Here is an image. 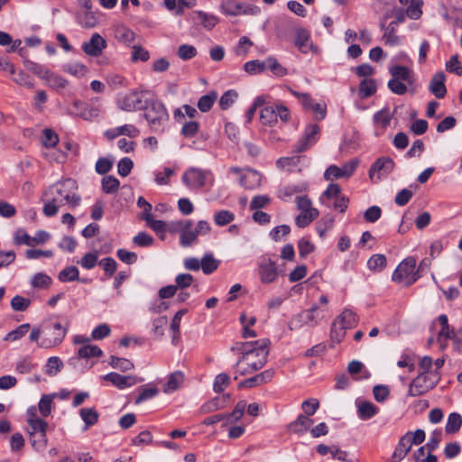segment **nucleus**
<instances>
[{"mask_svg": "<svg viewBox=\"0 0 462 462\" xmlns=\"http://www.w3.org/2000/svg\"><path fill=\"white\" fill-rule=\"evenodd\" d=\"M63 70L76 77H82L88 72V68L81 63H69L63 66Z\"/></svg>", "mask_w": 462, "mask_h": 462, "instance_id": "54", "label": "nucleus"}, {"mask_svg": "<svg viewBox=\"0 0 462 462\" xmlns=\"http://www.w3.org/2000/svg\"><path fill=\"white\" fill-rule=\"evenodd\" d=\"M58 278L62 282H69L74 281H80L85 282V280H80L79 276V270L76 266H68L61 270L58 275Z\"/></svg>", "mask_w": 462, "mask_h": 462, "instance_id": "32", "label": "nucleus"}, {"mask_svg": "<svg viewBox=\"0 0 462 462\" xmlns=\"http://www.w3.org/2000/svg\"><path fill=\"white\" fill-rule=\"evenodd\" d=\"M295 45L302 53H307L312 46L310 33L304 29H299L296 32Z\"/></svg>", "mask_w": 462, "mask_h": 462, "instance_id": "25", "label": "nucleus"}, {"mask_svg": "<svg viewBox=\"0 0 462 462\" xmlns=\"http://www.w3.org/2000/svg\"><path fill=\"white\" fill-rule=\"evenodd\" d=\"M79 415L85 423L84 430L98 422L99 413L94 408H82Z\"/></svg>", "mask_w": 462, "mask_h": 462, "instance_id": "26", "label": "nucleus"}, {"mask_svg": "<svg viewBox=\"0 0 462 462\" xmlns=\"http://www.w3.org/2000/svg\"><path fill=\"white\" fill-rule=\"evenodd\" d=\"M422 0H413L405 9L407 16L413 20L419 19L422 14Z\"/></svg>", "mask_w": 462, "mask_h": 462, "instance_id": "53", "label": "nucleus"}, {"mask_svg": "<svg viewBox=\"0 0 462 462\" xmlns=\"http://www.w3.org/2000/svg\"><path fill=\"white\" fill-rule=\"evenodd\" d=\"M102 355V350L96 345L86 344L78 350L79 358L99 357Z\"/></svg>", "mask_w": 462, "mask_h": 462, "instance_id": "38", "label": "nucleus"}, {"mask_svg": "<svg viewBox=\"0 0 462 462\" xmlns=\"http://www.w3.org/2000/svg\"><path fill=\"white\" fill-rule=\"evenodd\" d=\"M319 216V210H310L301 212L295 218V223L299 227H306Z\"/></svg>", "mask_w": 462, "mask_h": 462, "instance_id": "42", "label": "nucleus"}, {"mask_svg": "<svg viewBox=\"0 0 462 462\" xmlns=\"http://www.w3.org/2000/svg\"><path fill=\"white\" fill-rule=\"evenodd\" d=\"M381 29L384 30V33L383 35V41L385 44H389L391 46L397 45L399 43V37L396 35V25L395 23H390L387 26H385L384 23H381Z\"/></svg>", "mask_w": 462, "mask_h": 462, "instance_id": "24", "label": "nucleus"}, {"mask_svg": "<svg viewBox=\"0 0 462 462\" xmlns=\"http://www.w3.org/2000/svg\"><path fill=\"white\" fill-rule=\"evenodd\" d=\"M143 110L151 130L155 133L163 132L170 118L163 103L151 97Z\"/></svg>", "mask_w": 462, "mask_h": 462, "instance_id": "1", "label": "nucleus"}, {"mask_svg": "<svg viewBox=\"0 0 462 462\" xmlns=\"http://www.w3.org/2000/svg\"><path fill=\"white\" fill-rule=\"evenodd\" d=\"M411 443L410 442V434H404L399 439L397 446L395 447L394 452L393 454V459L394 461H402L406 455L411 449Z\"/></svg>", "mask_w": 462, "mask_h": 462, "instance_id": "19", "label": "nucleus"}, {"mask_svg": "<svg viewBox=\"0 0 462 462\" xmlns=\"http://www.w3.org/2000/svg\"><path fill=\"white\" fill-rule=\"evenodd\" d=\"M260 121L264 125H273L276 124L275 106L263 107L260 112Z\"/></svg>", "mask_w": 462, "mask_h": 462, "instance_id": "37", "label": "nucleus"}, {"mask_svg": "<svg viewBox=\"0 0 462 462\" xmlns=\"http://www.w3.org/2000/svg\"><path fill=\"white\" fill-rule=\"evenodd\" d=\"M190 20L195 24L201 23L204 28L211 30L218 23V19L213 15L202 11H195L189 14Z\"/></svg>", "mask_w": 462, "mask_h": 462, "instance_id": "18", "label": "nucleus"}, {"mask_svg": "<svg viewBox=\"0 0 462 462\" xmlns=\"http://www.w3.org/2000/svg\"><path fill=\"white\" fill-rule=\"evenodd\" d=\"M119 185V180L113 175H108L102 179V189L106 194L115 193L118 189Z\"/></svg>", "mask_w": 462, "mask_h": 462, "instance_id": "45", "label": "nucleus"}, {"mask_svg": "<svg viewBox=\"0 0 462 462\" xmlns=\"http://www.w3.org/2000/svg\"><path fill=\"white\" fill-rule=\"evenodd\" d=\"M237 97V93L234 89L226 91L219 99V106L222 110H226L234 104Z\"/></svg>", "mask_w": 462, "mask_h": 462, "instance_id": "60", "label": "nucleus"}, {"mask_svg": "<svg viewBox=\"0 0 462 462\" xmlns=\"http://www.w3.org/2000/svg\"><path fill=\"white\" fill-rule=\"evenodd\" d=\"M199 129V124L196 121L185 122L180 130V134L186 138L194 137Z\"/></svg>", "mask_w": 462, "mask_h": 462, "instance_id": "61", "label": "nucleus"}, {"mask_svg": "<svg viewBox=\"0 0 462 462\" xmlns=\"http://www.w3.org/2000/svg\"><path fill=\"white\" fill-rule=\"evenodd\" d=\"M184 375L181 372L176 371L169 376L167 383L164 385V392L170 393L177 390L183 383Z\"/></svg>", "mask_w": 462, "mask_h": 462, "instance_id": "35", "label": "nucleus"}, {"mask_svg": "<svg viewBox=\"0 0 462 462\" xmlns=\"http://www.w3.org/2000/svg\"><path fill=\"white\" fill-rule=\"evenodd\" d=\"M98 264L103 267L106 276L109 278L115 274L117 268V263L112 257L103 258Z\"/></svg>", "mask_w": 462, "mask_h": 462, "instance_id": "57", "label": "nucleus"}, {"mask_svg": "<svg viewBox=\"0 0 462 462\" xmlns=\"http://www.w3.org/2000/svg\"><path fill=\"white\" fill-rule=\"evenodd\" d=\"M438 320H439V324L441 325V329L439 332V340L441 338L450 339L451 336L453 335V333L455 331L452 328H450V327L448 325V316L445 314H441L439 316Z\"/></svg>", "mask_w": 462, "mask_h": 462, "instance_id": "46", "label": "nucleus"}, {"mask_svg": "<svg viewBox=\"0 0 462 462\" xmlns=\"http://www.w3.org/2000/svg\"><path fill=\"white\" fill-rule=\"evenodd\" d=\"M108 363L113 368L118 369L121 372H127L134 367V364L129 359L117 357L116 356H111Z\"/></svg>", "mask_w": 462, "mask_h": 462, "instance_id": "39", "label": "nucleus"}, {"mask_svg": "<svg viewBox=\"0 0 462 462\" xmlns=\"http://www.w3.org/2000/svg\"><path fill=\"white\" fill-rule=\"evenodd\" d=\"M30 328L29 323L18 326L15 329L10 331L5 337V341H15L26 335Z\"/></svg>", "mask_w": 462, "mask_h": 462, "instance_id": "52", "label": "nucleus"}, {"mask_svg": "<svg viewBox=\"0 0 462 462\" xmlns=\"http://www.w3.org/2000/svg\"><path fill=\"white\" fill-rule=\"evenodd\" d=\"M208 173L202 169L191 167L184 172L182 182L189 189H200L205 186Z\"/></svg>", "mask_w": 462, "mask_h": 462, "instance_id": "11", "label": "nucleus"}, {"mask_svg": "<svg viewBox=\"0 0 462 462\" xmlns=\"http://www.w3.org/2000/svg\"><path fill=\"white\" fill-rule=\"evenodd\" d=\"M462 425V417L459 413L452 412L448 415L446 424V433L454 434L457 432Z\"/></svg>", "mask_w": 462, "mask_h": 462, "instance_id": "36", "label": "nucleus"}, {"mask_svg": "<svg viewBox=\"0 0 462 462\" xmlns=\"http://www.w3.org/2000/svg\"><path fill=\"white\" fill-rule=\"evenodd\" d=\"M30 442L34 450L37 452H42L47 447V434L45 433L30 436Z\"/></svg>", "mask_w": 462, "mask_h": 462, "instance_id": "50", "label": "nucleus"}, {"mask_svg": "<svg viewBox=\"0 0 462 462\" xmlns=\"http://www.w3.org/2000/svg\"><path fill=\"white\" fill-rule=\"evenodd\" d=\"M318 310L319 306L317 304H314L309 310H303L305 326L314 328L319 325V319L315 314L318 311Z\"/></svg>", "mask_w": 462, "mask_h": 462, "instance_id": "47", "label": "nucleus"}, {"mask_svg": "<svg viewBox=\"0 0 462 462\" xmlns=\"http://www.w3.org/2000/svg\"><path fill=\"white\" fill-rule=\"evenodd\" d=\"M440 379L437 372H421L410 383L408 396L418 397L432 390Z\"/></svg>", "mask_w": 462, "mask_h": 462, "instance_id": "2", "label": "nucleus"}, {"mask_svg": "<svg viewBox=\"0 0 462 462\" xmlns=\"http://www.w3.org/2000/svg\"><path fill=\"white\" fill-rule=\"evenodd\" d=\"M44 80L48 82L49 87L55 89L64 88L68 85L67 79H65L60 75L54 74L51 70L50 75H47V79H45Z\"/></svg>", "mask_w": 462, "mask_h": 462, "instance_id": "51", "label": "nucleus"}, {"mask_svg": "<svg viewBox=\"0 0 462 462\" xmlns=\"http://www.w3.org/2000/svg\"><path fill=\"white\" fill-rule=\"evenodd\" d=\"M148 91L133 90L117 98V106L124 111L143 110L151 97Z\"/></svg>", "mask_w": 462, "mask_h": 462, "instance_id": "4", "label": "nucleus"}, {"mask_svg": "<svg viewBox=\"0 0 462 462\" xmlns=\"http://www.w3.org/2000/svg\"><path fill=\"white\" fill-rule=\"evenodd\" d=\"M69 113L70 115L81 117L84 120H90L92 117L97 116V109L89 106L87 103L80 100L73 101Z\"/></svg>", "mask_w": 462, "mask_h": 462, "instance_id": "17", "label": "nucleus"}, {"mask_svg": "<svg viewBox=\"0 0 462 462\" xmlns=\"http://www.w3.org/2000/svg\"><path fill=\"white\" fill-rule=\"evenodd\" d=\"M62 367V360L58 356H51L47 361L45 373L50 376H53L59 373Z\"/></svg>", "mask_w": 462, "mask_h": 462, "instance_id": "48", "label": "nucleus"}, {"mask_svg": "<svg viewBox=\"0 0 462 462\" xmlns=\"http://www.w3.org/2000/svg\"><path fill=\"white\" fill-rule=\"evenodd\" d=\"M373 393L377 402H383L390 395V389L387 385L377 384L374 386Z\"/></svg>", "mask_w": 462, "mask_h": 462, "instance_id": "64", "label": "nucleus"}, {"mask_svg": "<svg viewBox=\"0 0 462 462\" xmlns=\"http://www.w3.org/2000/svg\"><path fill=\"white\" fill-rule=\"evenodd\" d=\"M312 423L313 420L311 419L304 414H300L295 420L288 425V430L296 434H301L307 431Z\"/></svg>", "mask_w": 462, "mask_h": 462, "instance_id": "21", "label": "nucleus"}, {"mask_svg": "<svg viewBox=\"0 0 462 462\" xmlns=\"http://www.w3.org/2000/svg\"><path fill=\"white\" fill-rule=\"evenodd\" d=\"M395 162L390 157H380L371 166L369 178L374 182L380 181L389 175L394 169Z\"/></svg>", "mask_w": 462, "mask_h": 462, "instance_id": "6", "label": "nucleus"}, {"mask_svg": "<svg viewBox=\"0 0 462 462\" xmlns=\"http://www.w3.org/2000/svg\"><path fill=\"white\" fill-rule=\"evenodd\" d=\"M23 64L27 70L42 79H47V75H50V69L42 64L34 62L26 58L23 59Z\"/></svg>", "mask_w": 462, "mask_h": 462, "instance_id": "23", "label": "nucleus"}, {"mask_svg": "<svg viewBox=\"0 0 462 462\" xmlns=\"http://www.w3.org/2000/svg\"><path fill=\"white\" fill-rule=\"evenodd\" d=\"M258 273L263 283L273 282L279 275L276 263L270 257H262L258 263Z\"/></svg>", "mask_w": 462, "mask_h": 462, "instance_id": "9", "label": "nucleus"}, {"mask_svg": "<svg viewBox=\"0 0 462 462\" xmlns=\"http://www.w3.org/2000/svg\"><path fill=\"white\" fill-rule=\"evenodd\" d=\"M75 188V181L71 179H67L60 184L56 185V191L59 199H62L61 205L69 204L71 207H76L80 203V197L71 189Z\"/></svg>", "mask_w": 462, "mask_h": 462, "instance_id": "7", "label": "nucleus"}, {"mask_svg": "<svg viewBox=\"0 0 462 462\" xmlns=\"http://www.w3.org/2000/svg\"><path fill=\"white\" fill-rule=\"evenodd\" d=\"M376 82L373 79H365L359 84V97L361 98H367L376 92Z\"/></svg>", "mask_w": 462, "mask_h": 462, "instance_id": "29", "label": "nucleus"}, {"mask_svg": "<svg viewBox=\"0 0 462 462\" xmlns=\"http://www.w3.org/2000/svg\"><path fill=\"white\" fill-rule=\"evenodd\" d=\"M340 319V325L345 328H351L357 325L358 317L351 310L346 309L338 317Z\"/></svg>", "mask_w": 462, "mask_h": 462, "instance_id": "33", "label": "nucleus"}, {"mask_svg": "<svg viewBox=\"0 0 462 462\" xmlns=\"http://www.w3.org/2000/svg\"><path fill=\"white\" fill-rule=\"evenodd\" d=\"M389 73L393 79L397 80L405 81L409 84H411L414 81L412 71L405 66H392L389 68Z\"/></svg>", "mask_w": 462, "mask_h": 462, "instance_id": "20", "label": "nucleus"}, {"mask_svg": "<svg viewBox=\"0 0 462 462\" xmlns=\"http://www.w3.org/2000/svg\"><path fill=\"white\" fill-rule=\"evenodd\" d=\"M261 184V175L254 170H248L240 177V185L247 189H253Z\"/></svg>", "mask_w": 462, "mask_h": 462, "instance_id": "22", "label": "nucleus"}, {"mask_svg": "<svg viewBox=\"0 0 462 462\" xmlns=\"http://www.w3.org/2000/svg\"><path fill=\"white\" fill-rule=\"evenodd\" d=\"M28 433L30 436L37 434H45L48 429V422L41 418H28Z\"/></svg>", "mask_w": 462, "mask_h": 462, "instance_id": "27", "label": "nucleus"}, {"mask_svg": "<svg viewBox=\"0 0 462 462\" xmlns=\"http://www.w3.org/2000/svg\"><path fill=\"white\" fill-rule=\"evenodd\" d=\"M320 128L317 124H310L304 130V134L295 144L293 150L302 152L311 147L319 139Z\"/></svg>", "mask_w": 462, "mask_h": 462, "instance_id": "10", "label": "nucleus"}, {"mask_svg": "<svg viewBox=\"0 0 462 462\" xmlns=\"http://www.w3.org/2000/svg\"><path fill=\"white\" fill-rule=\"evenodd\" d=\"M358 165V162L354 160L344 164L341 168L337 165H330L324 173V178L327 180L334 179L349 178L352 176Z\"/></svg>", "mask_w": 462, "mask_h": 462, "instance_id": "12", "label": "nucleus"}, {"mask_svg": "<svg viewBox=\"0 0 462 462\" xmlns=\"http://www.w3.org/2000/svg\"><path fill=\"white\" fill-rule=\"evenodd\" d=\"M263 346H258V353L254 354V356L256 357V360H253L252 357L249 358V361H245V366L236 368V375L234 377L235 380L238 378L239 375H246L250 374L254 372H256L262 369L265 364L267 363L268 355H269V347L265 348V343H263Z\"/></svg>", "mask_w": 462, "mask_h": 462, "instance_id": "5", "label": "nucleus"}, {"mask_svg": "<svg viewBox=\"0 0 462 462\" xmlns=\"http://www.w3.org/2000/svg\"><path fill=\"white\" fill-rule=\"evenodd\" d=\"M219 261L212 254H206L200 261V267L205 274H210L217 269Z\"/></svg>", "mask_w": 462, "mask_h": 462, "instance_id": "34", "label": "nucleus"}, {"mask_svg": "<svg viewBox=\"0 0 462 462\" xmlns=\"http://www.w3.org/2000/svg\"><path fill=\"white\" fill-rule=\"evenodd\" d=\"M265 67L266 69L271 70L277 77H283L288 73L287 69L273 57H269L265 60Z\"/></svg>", "mask_w": 462, "mask_h": 462, "instance_id": "41", "label": "nucleus"}, {"mask_svg": "<svg viewBox=\"0 0 462 462\" xmlns=\"http://www.w3.org/2000/svg\"><path fill=\"white\" fill-rule=\"evenodd\" d=\"M416 260L414 257L405 258L395 269L393 273V281L399 283H403L406 287L413 284L421 274L415 272Z\"/></svg>", "mask_w": 462, "mask_h": 462, "instance_id": "3", "label": "nucleus"}, {"mask_svg": "<svg viewBox=\"0 0 462 462\" xmlns=\"http://www.w3.org/2000/svg\"><path fill=\"white\" fill-rule=\"evenodd\" d=\"M107 46L106 41L97 32L93 33L88 42L82 44L83 51L91 57H98Z\"/></svg>", "mask_w": 462, "mask_h": 462, "instance_id": "13", "label": "nucleus"}, {"mask_svg": "<svg viewBox=\"0 0 462 462\" xmlns=\"http://www.w3.org/2000/svg\"><path fill=\"white\" fill-rule=\"evenodd\" d=\"M69 323L67 322L62 326L60 322H54L51 325L50 337L43 338L39 346L43 348H51L59 346L63 341L69 329Z\"/></svg>", "mask_w": 462, "mask_h": 462, "instance_id": "8", "label": "nucleus"}, {"mask_svg": "<svg viewBox=\"0 0 462 462\" xmlns=\"http://www.w3.org/2000/svg\"><path fill=\"white\" fill-rule=\"evenodd\" d=\"M31 304V300L23 296L16 295L11 300V307L14 311H25Z\"/></svg>", "mask_w": 462, "mask_h": 462, "instance_id": "63", "label": "nucleus"}, {"mask_svg": "<svg viewBox=\"0 0 462 462\" xmlns=\"http://www.w3.org/2000/svg\"><path fill=\"white\" fill-rule=\"evenodd\" d=\"M244 68L245 70L250 74L263 72L266 69L265 60L263 61L258 60L247 61L245 63Z\"/></svg>", "mask_w": 462, "mask_h": 462, "instance_id": "62", "label": "nucleus"}, {"mask_svg": "<svg viewBox=\"0 0 462 462\" xmlns=\"http://www.w3.org/2000/svg\"><path fill=\"white\" fill-rule=\"evenodd\" d=\"M103 378L105 381L111 383L118 389L131 387L137 383L136 377L134 375H121L114 372L108 373L107 374L104 375Z\"/></svg>", "mask_w": 462, "mask_h": 462, "instance_id": "16", "label": "nucleus"}, {"mask_svg": "<svg viewBox=\"0 0 462 462\" xmlns=\"http://www.w3.org/2000/svg\"><path fill=\"white\" fill-rule=\"evenodd\" d=\"M445 81L446 75L442 71L434 74L430 81L429 90L437 98H444L447 95Z\"/></svg>", "mask_w": 462, "mask_h": 462, "instance_id": "15", "label": "nucleus"}, {"mask_svg": "<svg viewBox=\"0 0 462 462\" xmlns=\"http://www.w3.org/2000/svg\"><path fill=\"white\" fill-rule=\"evenodd\" d=\"M370 270H383L386 266V257L383 254H376L370 257L367 262Z\"/></svg>", "mask_w": 462, "mask_h": 462, "instance_id": "59", "label": "nucleus"}, {"mask_svg": "<svg viewBox=\"0 0 462 462\" xmlns=\"http://www.w3.org/2000/svg\"><path fill=\"white\" fill-rule=\"evenodd\" d=\"M59 143L58 134L50 128H46L42 133V144L47 148H52Z\"/></svg>", "mask_w": 462, "mask_h": 462, "instance_id": "56", "label": "nucleus"}, {"mask_svg": "<svg viewBox=\"0 0 462 462\" xmlns=\"http://www.w3.org/2000/svg\"><path fill=\"white\" fill-rule=\"evenodd\" d=\"M235 219V215L229 210L223 209L215 213L214 222L218 226H224Z\"/></svg>", "mask_w": 462, "mask_h": 462, "instance_id": "44", "label": "nucleus"}, {"mask_svg": "<svg viewBox=\"0 0 462 462\" xmlns=\"http://www.w3.org/2000/svg\"><path fill=\"white\" fill-rule=\"evenodd\" d=\"M116 37L119 42L129 45L134 41L135 33L127 27L120 26L116 30Z\"/></svg>", "mask_w": 462, "mask_h": 462, "instance_id": "43", "label": "nucleus"}, {"mask_svg": "<svg viewBox=\"0 0 462 462\" xmlns=\"http://www.w3.org/2000/svg\"><path fill=\"white\" fill-rule=\"evenodd\" d=\"M392 119V115L390 114V111L388 108L384 107L382 110L376 112L374 115V122L376 125H380L383 128H386Z\"/></svg>", "mask_w": 462, "mask_h": 462, "instance_id": "49", "label": "nucleus"}, {"mask_svg": "<svg viewBox=\"0 0 462 462\" xmlns=\"http://www.w3.org/2000/svg\"><path fill=\"white\" fill-rule=\"evenodd\" d=\"M180 231V243L182 246L188 247L196 242V235L193 233V222L186 219L177 223Z\"/></svg>", "mask_w": 462, "mask_h": 462, "instance_id": "14", "label": "nucleus"}, {"mask_svg": "<svg viewBox=\"0 0 462 462\" xmlns=\"http://www.w3.org/2000/svg\"><path fill=\"white\" fill-rule=\"evenodd\" d=\"M217 93L214 90L210 91L209 93L199 97V99L198 101V108L202 113H207L212 108V106H213L214 103L217 101Z\"/></svg>", "mask_w": 462, "mask_h": 462, "instance_id": "30", "label": "nucleus"}, {"mask_svg": "<svg viewBox=\"0 0 462 462\" xmlns=\"http://www.w3.org/2000/svg\"><path fill=\"white\" fill-rule=\"evenodd\" d=\"M230 383V376L226 373L217 374L215 378L213 390L220 393H222Z\"/></svg>", "mask_w": 462, "mask_h": 462, "instance_id": "55", "label": "nucleus"}, {"mask_svg": "<svg viewBox=\"0 0 462 462\" xmlns=\"http://www.w3.org/2000/svg\"><path fill=\"white\" fill-rule=\"evenodd\" d=\"M379 411V409L370 402H362L357 407V414L361 420H366L373 418Z\"/></svg>", "mask_w": 462, "mask_h": 462, "instance_id": "28", "label": "nucleus"}, {"mask_svg": "<svg viewBox=\"0 0 462 462\" xmlns=\"http://www.w3.org/2000/svg\"><path fill=\"white\" fill-rule=\"evenodd\" d=\"M51 282V278L43 273H37L31 280V285L34 289H47Z\"/></svg>", "mask_w": 462, "mask_h": 462, "instance_id": "40", "label": "nucleus"}, {"mask_svg": "<svg viewBox=\"0 0 462 462\" xmlns=\"http://www.w3.org/2000/svg\"><path fill=\"white\" fill-rule=\"evenodd\" d=\"M244 3L236 0H227L221 5L223 12L231 16H236L242 14Z\"/></svg>", "mask_w": 462, "mask_h": 462, "instance_id": "31", "label": "nucleus"}, {"mask_svg": "<svg viewBox=\"0 0 462 462\" xmlns=\"http://www.w3.org/2000/svg\"><path fill=\"white\" fill-rule=\"evenodd\" d=\"M197 49L189 44H182L179 46L177 54L180 59L189 60L197 55Z\"/></svg>", "mask_w": 462, "mask_h": 462, "instance_id": "58", "label": "nucleus"}]
</instances>
